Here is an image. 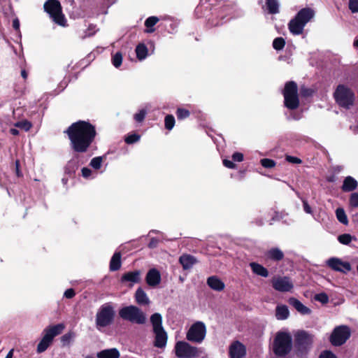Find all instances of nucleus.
I'll use <instances>...</instances> for the list:
<instances>
[{
  "label": "nucleus",
  "instance_id": "1",
  "mask_svg": "<svg viewBox=\"0 0 358 358\" xmlns=\"http://www.w3.org/2000/svg\"><path fill=\"white\" fill-rule=\"evenodd\" d=\"M66 132L72 149L77 152H86L96 136L94 127L85 121L72 124Z\"/></svg>",
  "mask_w": 358,
  "mask_h": 358
},
{
  "label": "nucleus",
  "instance_id": "2",
  "mask_svg": "<svg viewBox=\"0 0 358 358\" xmlns=\"http://www.w3.org/2000/svg\"><path fill=\"white\" fill-rule=\"evenodd\" d=\"M315 11L310 8L300 10L294 18L292 19L288 28L293 35H299L303 33L306 24L314 17Z\"/></svg>",
  "mask_w": 358,
  "mask_h": 358
},
{
  "label": "nucleus",
  "instance_id": "3",
  "mask_svg": "<svg viewBox=\"0 0 358 358\" xmlns=\"http://www.w3.org/2000/svg\"><path fill=\"white\" fill-rule=\"evenodd\" d=\"M65 325L62 323L46 327L43 331V338L37 345V352L45 351L51 345L54 338L62 333Z\"/></svg>",
  "mask_w": 358,
  "mask_h": 358
},
{
  "label": "nucleus",
  "instance_id": "4",
  "mask_svg": "<svg viewBox=\"0 0 358 358\" xmlns=\"http://www.w3.org/2000/svg\"><path fill=\"white\" fill-rule=\"evenodd\" d=\"M120 317L131 323L143 324L146 322L145 314L136 306H128L122 308L119 310Z\"/></svg>",
  "mask_w": 358,
  "mask_h": 358
},
{
  "label": "nucleus",
  "instance_id": "5",
  "mask_svg": "<svg viewBox=\"0 0 358 358\" xmlns=\"http://www.w3.org/2000/svg\"><path fill=\"white\" fill-rule=\"evenodd\" d=\"M284 103L289 110L296 109L299 106L297 85L294 81L287 82L282 92Z\"/></svg>",
  "mask_w": 358,
  "mask_h": 358
},
{
  "label": "nucleus",
  "instance_id": "6",
  "mask_svg": "<svg viewBox=\"0 0 358 358\" xmlns=\"http://www.w3.org/2000/svg\"><path fill=\"white\" fill-rule=\"evenodd\" d=\"M115 312L113 306L109 303L102 305L96 315V325L99 329L110 325L115 317Z\"/></svg>",
  "mask_w": 358,
  "mask_h": 358
},
{
  "label": "nucleus",
  "instance_id": "7",
  "mask_svg": "<svg viewBox=\"0 0 358 358\" xmlns=\"http://www.w3.org/2000/svg\"><path fill=\"white\" fill-rule=\"evenodd\" d=\"M292 349V336L289 333L278 332L274 340L273 351L278 356L288 354Z\"/></svg>",
  "mask_w": 358,
  "mask_h": 358
},
{
  "label": "nucleus",
  "instance_id": "8",
  "mask_svg": "<svg viewBox=\"0 0 358 358\" xmlns=\"http://www.w3.org/2000/svg\"><path fill=\"white\" fill-rule=\"evenodd\" d=\"M334 95L336 103L341 107L348 109L354 104L355 94L343 85L337 87Z\"/></svg>",
  "mask_w": 358,
  "mask_h": 358
},
{
  "label": "nucleus",
  "instance_id": "9",
  "mask_svg": "<svg viewBox=\"0 0 358 358\" xmlns=\"http://www.w3.org/2000/svg\"><path fill=\"white\" fill-rule=\"evenodd\" d=\"M44 9L52 20L58 25L65 27L66 20L62 11V6L57 0H48L44 3Z\"/></svg>",
  "mask_w": 358,
  "mask_h": 358
},
{
  "label": "nucleus",
  "instance_id": "10",
  "mask_svg": "<svg viewBox=\"0 0 358 358\" xmlns=\"http://www.w3.org/2000/svg\"><path fill=\"white\" fill-rule=\"evenodd\" d=\"M206 328L202 322L193 324L187 333V339L191 342L200 343L206 336Z\"/></svg>",
  "mask_w": 358,
  "mask_h": 358
},
{
  "label": "nucleus",
  "instance_id": "11",
  "mask_svg": "<svg viewBox=\"0 0 358 358\" xmlns=\"http://www.w3.org/2000/svg\"><path fill=\"white\" fill-rule=\"evenodd\" d=\"M350 335L351 331L348 326L336 327L330 336V342L334 346H340L346 342Z\"/></svg>",
  "mask_w": 358,
  "mask_h": 358
},
{
  "label": "nucleus",
  "instance_id": "12",
  "mask_svg": "<svg viewBox=\"0 0 358 358\" xmlns=\"http://www.w3.org/2000/svg\"><path fill=\"white\" fill-rule=\"evenodd\" d=\"M175 352L176 355L179 358H193L198 354L196 348L184 341H178L176 343Z\"/></svg>",
  "mask_w": 358,
  "mask_h": 358
},
{
  "label": "nucleus",
  "instance_id": "13",
  "mask_svg": "<svg viewBox=\"0 0 358 358\" xmlns=\"http://www.w3.org/2000/svg\"><path fill=\"white\" fill-rule=\"evenodd\" d=\"M326 264L332 270L346 273L351 270V265L348 262L342 261L338 257H331L326 262Z\"/></svg>",
  "mask_w": 358,
  "mask_h": 358
},
{
  "label": "nucleus",
  "instance_id": "14",
  "mask_svg": "<svg viewBox=\"0 0 358 358\" xmlns=\"http://www.w3.org/2000/svg\"><path fill=\"white\" fill-rule=\"evenodd\" d=\"M273 287L280 292H289L293 288V283L288 277H276L272 279Z\"/></svg>",
  "mask_w": 358,
  "mask_h": 358
},
{
  "label": "nucleus",
  "instance_id": "15",
  "mask_svg": "<svg viewBox=\"0 0 358 358\" xmlns=\"http://www.w3.org/2000/svg\"><path fill=\"white\" fill-rule=\"evenodd\" d=\"M313 341V336L305 331H301L295 334L296 345L301 348H306Z\"/></svg>",
  "mask_w": 358,
  "mask_h": 358
},
{
  "label": "nucleus",
  "instance_id": "16",
  "mask_svg": "<svg viewBox=\"0 0 358 358\" xmlns=\"http://www.w3.org/2000/svg\"><path fill=\"white\" fill-rule=\"evenodd\" d=\"M229 353L230 358H245L246 349L241 342L234 341L229 346Z\"/></svg>",
  "mask_w": 358,
  "mask_h": 358
},
{
  "label": "nucleus",
  "instance_id": "17",
  "mask_svg": "<svg viewBox=\"0 0 358 358\" xmlns=\"http://www.w3.org/2000/svg\"><path fill=\"white\" fill-rule=\"evenodd\" d=\"M145 281L150 287H156L161 282V274L156 268L150 269L145 276Z\"/></svg>",
  "mask_w": 358,
  "mask_h": 358
},
{
  "label": "nucleus",
  "instance_id": "18",
  "mask_svg": "<svg viewBox=\"0 0 358 358\" xmlns=\"http://www.w3.org/2000/svg\"><path fill=\"white\" fill-rule=\"evenodd\" d=\"M141 272L140 271H134L131 272L125 273L121 278L122 282H130L131 286L135 283H138L141 281Z\"/></svg>",
  "mask_w": 358,
  "mask_h": 358
},
{
  "label": "nucleus",
  "instance_id": "19",
  "mask_svg": "<svg viewBox=\"0 0 358 358\" xmlns=\"http://www.w3.org/2000/svg\"><path fill=\"white\" fill-rule=\"evenodd\" d=\"M155 334V346L164 348L166 345L167 334L164 328L153 331Z\"/></svg>",
  "mask_w": 358,
  "mask_h": 358
},
{
  "label": "nucleus",
  "instance_id": "20",
  "mask_svg": "<svg viewBox=\"0 0 358 358\" xmlns=\"http://www.w3.org/2000/svg\"><path fill=\"white\" fill-rule=\"evenodd\" d=\"M208 285L213 290L220 292L222 291L224 287V283L217 276H210L207 279Z\"/></svg>",
  "mask_w": 358,
  "mask_h": 358
},
{
  "label": "nucleus",
  "instance_id": "21",
  "mask_svg": "<svg viewBox=\"0 0 358 358\" xmlns=\"http://www.w3.org/2000/svg\"><path fill=\"white\" fill-rule=\"evenodd\" d=\"M179 262L184 270H188L196 263V259L192 255L184 254L180 257Z\"/></svg>",
  "mask_w": 358,
  "mask_h": 358
},
{
  "label": "nucleus",
  "instance_id": "22",
  "mask_svg": "<svg viewBox=\"0 0 358 358\" xmlns=\"http://www.w3.org/2000/svg\"><path fill=\"white\" fill-rule=\"evenodd\" d=\"M357 181L354 178L348 176L343 180L342 190L345 192H352L357 189Z\"/></svg>",
  "mask_w": 358,
  "mask_h": 358
},
{
  "label": "nucleus",
  "instance_id": "23",
  "mask_svg": "<svg viewBox=\"0 0 358 358\" xmlns=\"http://www.w3.org/2000/svg\"><path fill=\"white\" fill-rule=\"evenodd\" d=\"M289 303L294 307V308L302 315H309L311 313L310 308L304 306L301 301L299 300L291 298L289 299Z\"/></svg>",
  "mask_w": 358,
  "mask_h": 358
},
{
  "label": "nucleus",
  "instance_id": "24",
  "mask_svg": "<svg viewBox=\"0 0 358 358\" xmlns=\"http://www.w3.org/2000/svg\"><path fill=\"white\" fill-rule=\"evenodd\" d=\"M135 299L139 305H148L150 303V299L147 294L141 288H138L135 293Z\"/></svg>",
  "mask_w": 358,
  "mask_h": 358
},
{
  "label": "nucleus",
  "instance_id": "25",
  "mask_svg": "<svg viewBox=\"0 0 358 358\" xmlns=\"http://www.w3.org/2000/svg\"><path fill=\"white\" fill-rule=\"evenodd\" d=\"M97 358H119L120 352L116 348L103 350L97 353Z\"/></svg>",
  "mask_w": 358,
  "mask_h": 358
},
{
  "label": "nucleus",
  "instance_id": "26",
  "mask_svg": "<svg viewBox=\"0 0 358 358\" xmlns=\"http://www.w3.org/2000/svg\"><path fill=\"white\" fill-rule=\"evenodd\" d=\"M250 266L254 273L264 278L268 276V270L262 265L255 262H252L250 264Z\"/></svg>",
  "mask_w": 358,
  "mask_h": 358
},
{
  "label": "nucleus",
  "instance_id": "27",
  "mask_svg": "<svg viewBox=\"0 0 358 358\" xmlns=\"http://www.w3.org/2000/svg\"><path fill=\"white\" fill-rule=\"evenodd\" d=\"M289 314L288 308L285 305H278L275 309V317L279 320H285Z\"/></svg>",
  "mask_w": 358,
  "mask_h": 358
},
{
  "label": "nucleus",
  "instance_id": "28",
  "mask_svg": "<svg viewBox=\"0 0 358 358\" xmlns=\"http://www.w3.org/2000/svg\"><path fill=\"white\" fill-rule=\"evenodd\" d=\"M121 267V255L120 252H115L110 262V271H117Z\"/></svg>",
  "mask_w": 358,
  "mask_h": 358
},
{
  "label": "nucleus",
  "instance_id": "29",
  "mask_svg": "<svg viewBox=\"0 0 358 358\" xmlns=\"http://www.w3.org/2000/svg\"><path fill=\"white\" fill-rule=\"evenodd\" d=\"M266 255L269 259L275 261H280L284 257L283 252L277 248H271L266 252Z\"/></svg>",
  "mask_w": 358,
  "mask_h": 358
},
{
  "label": "nucleus",
  "instance_id": "30",
  "mask_svg": "<svg viewBox=\"0 0 358 358\" xmlns=\"http://www.w3.org/2000/svg\"><path fill=\"white\" fill-rule=\"evenodd\" d=\"M150 322L153 327V331L163 329L162 317L159 313H154L153 315H152L150 317Z\"/></svg>",
  "mask_w": 358,
  "mask_h": 358
},
{
  "label": "nucleus",
  "instance_id": "31",
  "mask_svg": "<svg viewBox=\"0 0 358 358\" xmlns=\"http://www.w3.org/2000/svg\"><path fill=\"white\" fill-rule=\"evenodd\" d=\"M136 53L139 60H143L148 55V48L143 43H140L136 48Z\"/></svg>",
  "mask_w": 358,
  "mask_h": 358
},
{
  "label": "nucleus",
  "instance_id": "32",
  "mask_svg": "<svg viewBox=\"0 0 358 358\" xmlns=\"http://www.w3.org/2000/svg\"><path fill=\"white\" fill-rule=\"evenodd\" d=\"M267 9L271 14L279 13V3L277 0H266Z\"/></svg>",
  "mask_w": 358,
  "mask_h": 358
},
{
  "label": "nucleus",
  "instance_id": "33",
  "mask_svg": "<svg viewBox=\"0 0 358 358\" xmlns=\"http://www.w3.org/2000/svg\"><path fill=\"white\" fill-rule=\"evenodd\" d=\"M336 215L337 220L341 223H342L344 225L348 224V219L347 215L343 208H338L336 210Z\"/></svg>",
  "mask_w": 358,
  "mask_h": 358
},
{
  "label": "nucleus",
  "instance_id": "34",
  "mask_svg": "<svg viewBox=\"0 0 358 358\" xmlns=\"http://www.w3.org/2000/svg\"><path fill=\"white\" fill-rule=\"evenodd\" d=\"M75 334L72 331L68 332L64 334L61 337V342L63 345H69L73 341L75 338Z\"/></svg>",
  "mask_w": 358,
  "mask_h": 358
},
{
  "label": "nucleus",
  "instance_id": "35",
  "mask_svg": "<svg viewBox=\"0 0 358 358\" xmlns=\"http://www.w3.org/2000/svg\"><path fill=\"white\" fill-rule=\"evenodd\" d=\"M285 45V41L283 38L282 37H278L274 39L273 42V47L276 50H280L283 49L284 46Z\"/></svg>",
  "mask_w": 358,
  "mask_h": 358
},
{
  "label": "nucleus",
  "instance_id": "36",
  "mask_svg": "<svg viewBox=\"0 0 358 358\" xmlns=\"http://www.w3.org/2000/svg\"><path fill=\"white\" fill-rule=\"evenodd\" d=\"M352 239H355L350 234H344L338 236V241L343 245H348Z\"/></svg>",
  "mask_w": 358,
  "mask_h": 358
},
{
  "label": "nucleus",
  "instance_id": "37",
  "mask_svg": "<svg viewBox=\"0 0 358 358\" xmlns=\"http://www.w3.org/2000/svg\"><path fill=\"white\" fill-rule=\"evenodd\" d=\"M165 127L168 130H171L175 124L174 117L171 115H168L165 117Z\"/></svg>",
  "mask_w": 358,
  "mask_h": 358
},
{
  "label": "nucleus",
  "instance_id": "38",
  "mask_svg": "<svg viewBox=\"0 0 358 358\" xmlns=\"http://www.w3.org/2000/svg\"><path fill=\"white\" fill-rule=\"evenodd\" d=\"M122 62V55L120 52L115 53L112 58V63L113 66L118 68L121 66Z\"/></svg>",
  "mask_w": 358,
  "mask_h": 358
},
{
  "label": "nucleus",
  "instance_id": "39",
  "mask_svg": "<svg viewBox=\"0 0 358 358\" xmlns=\"http://www.w3.org/2000/svg\"><path fill=\"white\" fill-rule=\"evenodd\" d=\"M15 127L22 129L24 131H29L31 127V124L27 120L20 121L15 123Z\"/></svg>",
  "mask_w": 358,
  "mask_h": 358
},
{
  "label": "nucleus",
  "instance_id": "40",
  "mask_svg": "<svg viewBox=\"0 0 358 358\" xmlns=\"http://www.w3.org/2000/svg\"><path fill=\"white\" fill-rule=\"evenodd\" d=\"M349 203L351 207L357 208L358 207V193L354 192L351 194L349 199Z\"/></svg>",
  "mask_w": 358,
  "mask_h": 358
},
{
  "label": "nucleus",
  "instance_id": "41",
  "mask_svg": "<svg viewBox=\"0 0 358 358\" xmlns=\"http://www.w3.org/2000/svg\"><path fill=\"white\" fill-rule=\"evenodd\" d=\"M159 21V18L155 16L149 17L145 22V25L148 28H151L155 26Z\"/></svg>",
  "mask_w": 358,
  "mask_h": 358
},
{
  "label": "nucleus",
  "instance_id": "42",
  "mask_svg": "<svg viewBox=\"0 0 358 358\" xmlns=\"http://www.w3.org/2000/svg\"><path fill=\"white\" fill-rule=\"evenodd\" d=\"M103 159L101 157H96L93 158L90 162V165L95 169H100Z\"/></svg>",
  "mask_w": 358,
  "mask_h": 358
},
{
  "label": "nucleus",
  "instance_id": "43",
  "mask_svg": "<svg viewBox=\"0 0 358 358\" xmlns=\"http://www.w3.org/2000/svg\"><path fill=\"white\" fill-rule=\"evenodd\" d=\"M177 117L178 120H183L185 118H187L189 115V110L183 108H178L177 110Z\"/></svg>",
  "mask_w": 358,
  "mask_h": 358
},
{
  "label": "nucleus",
  "instance_id": "44",
  "mask_svg": "<svg viewBox=\"0 0 358 358\" xmlns=\"http://www.w3.org/2000/svg\"><path fill=\"white\" fill-rule=\"evenodd\" d=\"M348 7L352 13H358V0H349Z\"/></svg>",
  "mask_w": 358,
  "mask_h": 358
},
{
  "label": "nucleus",
  "instance_id": "45",
  "mask_svg": "<svg viewBox=\"0 0 358 358\" xmlns=\"http://www.w3.org/2000/svg\"><path fill=\"white\" fill-rule=\"evenodd\" d=\"M314 299L321 302L322 303H327L329 301L328 296L324 293L317 294L315 296Z\"/></svg>",
  "mask_w": 358,
  "mask_h": 358
},
{
  "label": "nucleus",
  "instance_id": "46",
  "mask_svg": "<svg viewBox=\"0 0 358 358\" xmlns=\"http://www.w3.org/2000/svg\"><path fill=\"white\" fill-rule=\"evenodd\" d=\"M140 139V136L136 134L129 135L125 138V142L127 144H131L137 142Z\"/></svg>",
  "mask_w": 358,
  "mask_h": 358
},
{
  "label": "nucleus",
  "instance_id": "47",
  "mask_svg": "<svg viewBox=\"0 0 358 358\" xmlns=\"http://www.w3.org/2000/svg\"><path fill=\"white\" fill-rule=\"evenodd\" d=\"M261 164L265 168H273L275 165V162L270 159H262L261 160Z\"/></svg>",
  "mask_w": 358,
  "mask_h": 358
},
{
  "label": "nucleus",
  "instance_id": "48",
  "mask_svg": "<svg viewBox=\"0 0 358 358\" xmlns=\"http://www.w3.org/2000/svg\"><path fill=\"white\" fill-rule=\"evenodd\" d=\"M146 115V111L145 110H141L138 113L134 115V119L136 122H142Z\"/></svg>",
  "mask_w": 358,
  "mask_h": 358
},
{
  "label": "nucleus",
  "instance_id": "49",
  "mask_svg": "<svg viewBox=\"0 0 358 358\" xmlns=\"http://www.w3.org/2000/svg\"><path fill=\"white\" fill-rule=\"evenodd\" d=\"M286 160L292 164H301V160L299 158L293 157V156H289V155L287 156Z\"/></svg>",
  "mask_w": 358,
  "mask_h": 358
},
{
  "label": "nucleus",
  "instance_id": "50",
  "mask_svg": "<svg viewBox=\"0 0 358 358\" xmlns=\"http://www.w3.org/2000/svg\"><path fill=\"white\" fill-rule=\"evenodd\" d=\"M232 159L235 162H241L243 160V155L241 152H235L232 155Z\"/></svg>",
  "mask_w": 358,
  "mask_h": 358
},
{
  "label": "nucleus",
  "instance_id": "51",
  "mask_svg": "<svg viewBox=\"0 0 358 358\" xmlns=\"http://www.w3.org/2000/svg\"><path fill=\"white\" fill-rule=\"evenodd\" d=\"M320 358H336V357L330 351H324L320 355Z\"/></svg>",
  "mask_w": 358,
  "mask_h": 358
},
{
  "label": "nucleus",
  "instance_id": "52",
  "mask_svg": "<svg viewBox=\"0 0 358 358\" xmlns=\"http://www.w3.org/2000/svg\"><path fill=\"white\" fill-rule=\"evenodd\" d=\"M301 94H302V96H309L312 95L313 91L310 89L303 87L301 90Z\"/></svg>",
  "mask_w": 358,
  "mask_h": 358
},
{
  "label": "nucleus",
  "instance_id": "53",
  "mask_svg": "<svg viewBox=\"0 0 358 358\" xmlns=\"http://www.w3.org/2000/svg\"><path fill=\"white\" fill-rule=\"evenodd\" d=\"M64 295L67 299H71L75 296V292L73 289H68L65 291Z\"/></svg>",
  "mask_w": 358,
  "mask_h": 358
},
{
  "label": "nucleus",
  "instance_id": "54",
  "mask_svg": "<svg viewBox=\"0 0 358 358\" xmlns=\"http://www.w3.org/2000/svg\"><path fill=\"white\" fill-rule=\"evenodd\" d=\"M91 173H92V171L88 169V168H83L82 169V176L85 178H88L90 176H91Z\"/></svg>",
  "mask_w": 358,
  "mask_h": 358
},
{
  "label": "nucleus",
  "instance_id": "55",
  "mask_svg": "<svg viewBox=\"0 0 358 358\" xmlns=\"http://www.w3.org/2000/svg\"><path fill=\"white\" fill-rule=\"evenodd\" d=\"M223 164L229 168V169H235L236 168V165L234 162H232L230 160H228V159H224L223 160Z\"/></svg>",
  "mask_w": 358,
  "mask_h": 358
},
{
  "label": "nucleus",
  "instance_id": "56",
  "mask_svg": "<svg viewBox=\"0 0 358 358\" xmlns=\"http://www.w3.org/2000/svg\"><path fill=\"white\" fill-rule=\"evenodd\" d=\"M303 210L306 213L312 214V209L306 201H303Z\"/></svg>",
  "mask_w": 358,
  "mask_h": 358
},
{
  "label": "nucleus",
  "instance_id": "57",
  "mask_svg": "<svg viewBox=\"0 0 358 358\" xmlns=\"http://www.w3.org/2000/svg\"><path fill=\"white\" fill-rule=\"evenodd\" d=\"M158 244V240L157 238H152L148 244L149 248H156Z\"/></svg>",
  "mask_w": 358,
  "mask_h": 358
},
{
  "label": "nucleus",
  "instance_id": "58",
  "mask_svg": "<svg viewBox=\"0 0 358 358\" xmlns=\"http://www.w3.org/2000/svg\"><path fill=\"white\" fill-rule=\"evenodd\" d=\"M13 28L20 32V21L17 18H15L13 21Z\"/></svg>",
  "mask_w": 358,
  "mask_h": 358
},
{
  "label": "nucleus",
  "instance_id": "59",
  "mask_svg": "<svg viewBox=\"0 0 358 358\" xmlns=\"http://www.w3.org/2000/svg\"><path fill=\"white\" fill-rule=\"evenodd\" d=\"M10 133L14 136H17L19 134V131L17 129L12 128L10 129Z\"/></svg>",
  "mask_w": 358,
  "mask_h": 358
},
{
  "label": "nucleus",
  "instance_id": "60",
  "mask_svg": "<svg viewBox=\"0 0 358 358\" xmlns=\"http://www.w3.org/2000/svg\"><path fill=\"white\" fill-rule=\"evenodd\" d=\"M13 350H10L5 358H12Z\"/></svg>",
  "mask_w": 358,
  "mask_h": 358
},
{
  "label": "nucleus",
  "instance_id": "61",
  "mask_svg": "<svg viewBox=\"0 0 358 358\" xmlns=\"http://www.w3.org/2000/svg\"><path fill=\"white\" fill-rule=\"evenodd\" d=\"M21 75L24 79H26L27 77V72L24 70L22 71Z\"/></svg>",
  "mask_w": 358,
  "mask_h": 358
},
{
  "label": "nucleus",
  "instance_id": "62",
  "mask_svg": "<svg viewBox=\"0 0 358 358\" xmlns=\"http://www.w3.org/2000/svg\"><path fill=\"white\" fill-rule=\"evenodd\" d=\"M354 46L358 48V39L355 41L354 42Z\"/></svg>",
  "mask_w": 358,
  "mask_h": 358
},
{
  "label": "nucleus",
  "instance_id": "63",
  "mask_svg": "<svg viewBox=\"0 0 358 358\" xmlns=\"http://www.w3.org/2000/svg\"><path fill=\"white\" fill-rule=\"evenodd\" d=\"M73 164V162H69V164H68V166L66 167V170H68L69 167H70V166H71V164Z\"/></svg>",
  "mask_w": 358,
  "mask_h": 358
},
{
  "label": "nucleus",
  "instance_id": "64",
  "mask_svg": "<svg viewBox=\"0 0 358 358\" xmlns=\"http://www.w3.org/2000/svg\"><path fill=\"white\" fill-rule=\"evenodd\" d=\"M153 31H154L153 29H150L147 30V32H149V33H151V32H153Z\"/></svg>",
  "mask_w": 358,
  "mask_h": 358
}]
</instances>
